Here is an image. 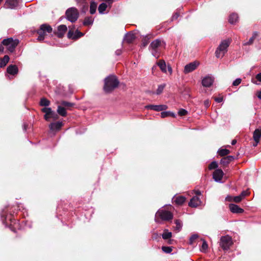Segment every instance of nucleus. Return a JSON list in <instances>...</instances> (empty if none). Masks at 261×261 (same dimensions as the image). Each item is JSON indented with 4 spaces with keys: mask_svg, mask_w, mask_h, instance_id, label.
Returning a JSON list of instances; mask_svg holds the SVG:
<instances>
[{
    "mask_svg": "<svg viewBox=\"0 0 261 261\" xmlns=\"http://www.w3.org/2000/svg\"><path fill=\"white\" fill-rule=\"evenodd\" d=\"M210 101L209 99L205 100L204 101V105L205 108H207L210 106Z\"/></svg>",
    "mask_w": 261,
    "mask_h": 261,
    "instance_id": "53",
    "label": "nucleus"
},
{
    "mask_svg": "<svg viewBox=\"0 0 261 261\" xmlns=\"http://www.w3.org/2000/svg\"><path fill=\"white\" fill-rule=\"evenodd\" d=\"M76 4L79 7H82L83 9L88 7L87 0H75Z\"/></svg>",
    "mask_w": 261,
    "mask_h": 261,
    "instance_id": "27",
    "label": "nucleus"
},
{
    "mask_svg": "<svg viewBox=\"0 0 261 261\" xmlns=\"http://www.w3.org/2000/svg\"><path fill=\"white\" fill-rule=\"evenodd\" d=\"M186 201V197L179 196L175 198L174 202L178 205H182Z\"/></svg>",
    "mask_w": 261,
    "mask_h": 261,
    "instance_id": "28",
    "label": "nucleus"
},
{
    "mask_svg": "<svg viewBox=\"0 0 261 261\" xmlns=\"http://www.w3.org/2000/svg\"><path fill=\"white\" fill-rule=\"evenodd\" d=\"M230 211L233 213L240 214L243 212V210L238 205L234 204H230L229 205Z\"/></svg>",
    "mask_w": 261,
    "mask_h": 261,
    "instance_id": "19",
    "label": "nucleus"
},
{
    "mask_svg": "<svg viewBox=\"0 0 261 261\" xmlns=\"http://www.w3.org/2000/svg\"><path fill=\"white\" fill-rule=\"evenodd\" d=\"M97 9V3L95 2H91L90 5V13L91 14L95 13Z\"/></svg>",
    "mask_w": 261,
    "mask_h": 261,
    "instance_id": "26",
    "label": "nucleus"
},
{
    "mask_svg": "<svg viewBox=\"0 0 261 261\" xmlns=\"http://www.w3.org/2000/svg\"><path fill=\"white\" fill-rule=\"evenodd\" d=\"M51 109L50 108H44L42 111L45 113L46 115H49L51 113Z\"/></svg>",
    "mask_w": 261,
    "mask_h": 261,
    "instance_id": "46",
    "label": "nucleus"
},
{
    "mask_svg": "<svg viewBox=\"0 0 261 261\" xmlns=\"http://www.w3.org/2000/svg\"><path fill=\"white\" fill-rule=\"evenodd\" d=\"M50 104V101L45 97H43L40 99V105L41 106H48Z\"/></svg>",
    "mask_w": 261,
    "mask_h": 261,
    "instance_id": "36",
    "label": "nucleus"
},
{
    "mask_svg": "<svg viewBox=\"0 0 261 261\" xmlns=\"http://www.w3.org/2000/svg\"><path fill=\"white\" fill-rule=\"evenodd\" d=\"M214 77L211 74H208L202 80V85L204 87H210L214 83Z\"/></svg>",
    "mask_w": 261,
    "mask_h": 261,
    "instance_id": "10",
    "label": "nucleus"
},
{
    "mask_svg": "<svg viewBox=\"0 0 261 261\" xmlns=\"http://www.w3.org/2000/svg\"><path fill=\"white\" fill-rule=\"evenodd\" d=\"M63 125L62 122L58 121L56 122L51 123L49 125L50 129L52 131L59 130Z\"/></svg>",
    "mask_w": 261,
    "mask_h": 261,
    "instance_id": "17",
    "label": "nucleus"
},
{
    "mask_svg": "<svg viewBox=\"0 0 261 261\" xmlns=\"http://www.w3.org/2000/svg\"><path fill=\"white\" fill-rule=\"evenodd\" d=\"M253 140L255 142V144L253 145L256 146L259 142L260 138H261V128L256 129L253 132Z\"/></svg>",
    "mask_w": 261,
    "mask_h": 261,
    "instance_id": "15",
    "label": "nucleus"
},
{
    "mask_svg": "<svg viewBox=\"0 0 261 261\" xmlns=\"http://www.w3.org/2000/svg\"><path fill=\"white\" fill-rule=\"evenodd\" d=\"M18 39H13L12 38L5 39L2 41V44L7 47V49L11 53H13L16 46L18 45Z\"/></svg>",
    "mask_w": 261,
    "mask_h": 261,
    "instance_id": "6",
    "label": "nucleus"
},
{
    "mask_svg": "<svg viewBox=\"0 0 261 261\" xmlns=\"http://www.w3.org/2000/svg\"><path fill=\"white\" fill-rule=\"evenodd\" d=\"M11 216H6L5 217L4 215H3L2 216V221H3V223L5 225V226L7 227L8 226V224H7V219H9V220H10L11 221H12V219H11Z\"/></svg>",
    "mask_w": 261,
    "mask_h": 261,
    "instance_id": "41",
    "label": "nucleus"
},
{
    "mask_svg": "<svg viewBox=\"0 0 261 261\" xmlns=\"http://www.w3.org/2000/svg\"><path fill=\"white\" fill-rule=\"evenodd\" d=\"M218 167V163L216 161L212 162L208 166L210 170L216 169Z\"/></svg>",
    "mask_w": 261,
    "mask_h": 261,
    "instance_id": "42",
    "label": "nucleus"
},
{
    "mask_svg": "<svg viewBox=\"0 0 261 261\" xmlns=\"http://www.w3.org/2000/svg\"><path fill=\"white\" fill-rule=\"evenodd\" d=\"M136 36L134 33L132 32L125 34L124 37V40L128 43H132L135 39Z\"/></svg>",
    "mask_w": 261,
    "mask_h": 261,
    "instance_id": "20",
    "label": "nucleus"
},
{
    "mask_svg": "<svg viewBox=\"0 0 261 261\" xmlns=\"http://www.w3.org/2000/svg\"><path fill=\"white\" fill-rule=\"evenodd\" d=\"M66 18L70 22H75L79 17V12L75 7L67 9L65 12Z\"/></svg>",
    "mask_w": 261,
    "mask_h": 261,
    "instance_id": "5",
    "label": "nucleus"
},
{
    "mask_svg": "<svg viewBox=\"0 0 261 261\" xmlns=\"http://www.w3.org/2000/svg\"><path fill=\"white\" fill-rule=\"evenodd\" d=\"M145 109L148 110H152L156 112L162 111L164 110H166L167 109L168 107L165 105H147L145 107Z\"/></svg>",
    "mask_w": 261,
    "mask_h": 261,
    "instance_id": "11",
    "label": "nucleus"
},
{
    "mask_svg": "<svg viewBox=\"0 0 261 261\" xmlns=\"http://www.w3.org/2000/svg\"><path fill=\"white\" fill-rule=\"evenodd\" d=\"M156 64L163 72H167L166 64L164 60H160Z\"/></svg>",
    "mask_w": 261,
    "mask_h": 261,
    "instance_id": "22",
    "label": "nucleus"
},
{
    "mask_svg": "<svg viewBox=\"0 0 261 261\" xmlns=\"http://www.w3.org/2000/svg\"><path fill=\"white\" fill-rule=\"evenodd\" d=\"M232 244L231 238L228 235L222 236L220 238V246L224 250H227Z\"/></svg>",
    "mask_w": 261,
    "mask_h": 261,
    "instance_id": "8",
    "label": "nucleus"
},
{
    "mask_svg": "<svg viewBox=\"0 0 261 261\" xmlns=\"http://www.w3.org/2000/svg\"><path fill=\"white\" fill-rule=\"evenodd\" d=\"M161 116L162 118H165L168 116H171L172 117H175V114L171 112V111H164L162 112L161 113Z\"/></svg>",
    "mask_w": 261,
    "mask_h": 261,
    "instance_id": "30",
    "label": "nucleus"
},
{
    "mask_svg": "<svg viewBox=\"0 0 261 261\" xmlns=\"http://www.w3.org/2000/svg\"><path fill=\"white\" fill-rule=\"evenodd\" d=\"M22 127H23V130L24 132H25L27 130V124L26 123H24L23 124Z\"/></svg>",
    "mask_w": 261,
    "mask_h": 261,
    "instance_id": "62",
    "label": "nucleus"
},
{
    "mask_svg": "<svg viewBox=\"0 0 261 261\" xmlns=\"http://www.w3.org/2000/svg\"><path fill=\"white\" fill-rule=\"evenodd\" d=\"M201 200L199 198L195 196L193 197L189 202V206L192 207H196L201 204Z\"/></svg>",
    "mask_w": 261,
    "mask_h": 261,
    "instance_id": "14",
    "label": "nucleus"
},
{
    "mask_svg": "<svg viewBox=\"0 0 261 261\" xmlns=\"http://www.w3.org/2000/svg\"><path fill=\"white\" fill-rule=\"evenodd\" d=\"M175 223L176 224L175 230L177 232L180 231L182 226V222L179 220H176L175 221Z\"/></svg>",
    "mask_w": 261,
    "mask_h": 261,
    "instance_id": "33",
    "label": "nucleus"
},
{
    "mask_svg": "<svg viewBox=\"0 0 261 261\" xmlns=\"http://www.w3.org/2000/svg\"><path fill=\"white\" fill-rule=\"evenodd\" d=\"M234 159V156L232 155H228L225 157H223L220 161V164L223 166H227Z\"/></svg>",
    "mask_w": 261,
    "mask_h": 261,
    "instance_id": "18",
    "label": "nucleus"
},
{
    "mask_svg": "<svg viewBox=\"0 0 261 261\" xmlns=\"http://www.w3.org/2000/svg\"><path fill=\"white\" fill-rule=\"evenodd\" d=\"M256 78L258 81L261 82V72L257 74Z\"/></svg>",
    "mask_w": 261,
    "mask_h": 261,
    "instance_id": "58",
    "label": "nucleus"
},
{
    "mask_svg": "<svg viewBox=\"0 0 261 261\" xmlns=\"http://www.w3.org/2000/svg\"><path fill=\"white\" fill-rule=\"evenodd\" d=\"M18 5V0H6L4 5L5 9H15Z\"/></svg>",
    "mask_w": 261,
    "mask_h": 261,
    "instance_id": "12",
    "label": "nucleus"
},
{
    "mask_svg": "<svg viewBox=\"0 0 261 261\" xmlns=\"http://www.w3.org/2000/svg\"><path fill=\"white\" fill-rule=\"evenodd\" d=\"M94 19L92 17H86L83 22L84 25H92L93 23Z\"/></svg>",
    "mask_w": 261,
    "mask_h": 261,
    "instance_id": "32",
    "label": "nucleus"
},
{
    "mask_svg": "<svg viewBox=\"0 0 261 261\" xmlns=\"http://www.w3.org/2000/svg\"><path fill=\"white\" fill-rule=\"evenodd\" d=\"M254 39H254V38H253V37H251L249 39V41H248L246 42H244V43H243V45H244V46H247V45H250L252 44H253V42H254Z\"/></svg>",
    "mask_w": 261,
    "mask_h": 261,
    "instance_id": "45",
    "label": "nucleus"
},
{
    "mask_svg": "<svg viewBox=\"0 0 261 261\" xmlns=\"http://www.w3.org/2000/svg\"><path fill=\"white\" fill-rule=\"evenodd\" d=\"M9 57L5 55L2 59H0V67H5L9 61Z\"/></svg>",
    "mask_w": 261,
    "mask_h": 261,
    "instance_id": "25",
    "label": "nucleus"
},
{
    "mask_svg": "<svg viewBox=\"0 0 261 261\" xmlns=\"http://www.w3.org/2000/svg\"><path fill=\"white\" fill-rule=\"evenodd\" d=\"M7 72L11 75H15L18 73V69L15 65H10L7 68Z\"/></svg>",
    "mask_w": 261,
    "mask_h": 261,
    "instance_id": "21",
    "label": "nucleus"
},
{
    "mask_svg": "<svg viewBox=\"0 0 261 261\" xmlns=\"http://www.w3.org/2000/svg\"><path fill=\"white\" fill-rule=\"evenodd\" d=\"M108 7V5L105 3H102L100 4L98 8V12L100 14H103L105 13V11Z\"/></svg>",
    "mask_w": 261,
    "mask_h": 261,
    "instance_id": "29",
    "label": "nucleus"
},
{
    "mask_svg": "<svg viewBox=\"0 0 261 261\" xmlns=\"http://www.w3.org/2000/svg\"><path fill=\"white\" fill-rule=\"evenodd\" d=\"M173 217V215L171 211L164 206L156 212L154 221L157 223H161V221H169L172 220Z\"/></svg>",
    "mask_w": 261,
    "mask_h": 261,
    "instance_id": "1",
    "label": "nucleus"
},
{
    "mask_svg": "<svg viewBox=\"0 0 261 261\" xmlns=\"http://www.w3.org/2000/svg\"><path fill=\"white\" fill-rule=\"evenodd\" d=\"M57 112L60 115L63 117H65L67 115L66 109L61 105L58 106Z\"/></svg>",
    "mask_w": 261,
    "mask_h": 261,
    "instance_id": "24",
    "label": "nucleus"
},
{
    "mask_svg": "<svg viewBox=\"0 0 261 261\" xmlns=\"http://www.w3.org/2000/svg\"><path fill=\"white\" fill-rule=\"evenodd\" d=\"M198 238V236L197 234H192L189 239V244H192L193 242Z\"/></svg>",
    "mask_w": 261,
    "mask_h": 261,
    "instance_id": "43",
    "label": "nucleus"
},
{
    "mask_svg": "<svg viewBox=\"0 0 261 261\" xmlns=\"http://www.w3.org/2000/svg\"><path fill=\"white\" fill-rule=\"evenodd\" d=\"M238 20V14L233 13L230 15V16L229 17L228 21L230 24H234L237 22Z\"/></svg>",
    "mask_w": 261,
    "mask_h": 261,
    "instance_id": "23",
    "label": "nucleus"
},
{
    "mask_svg": "<svg viewBox=\"0 0 261 261\" xmlns=\"http://www.w3.org/2000/svg\"><path fill=\"white\" fill-rule=\"evenodd\" d=\"M229 44L230 41L229 40H222L215 51L216 57L217 58H222L227 52Z\"/></svg>",
    "mask_w": 261,
    "mask_h": 261,
    "instance_id": "4",
    "label": "nucleus"
},
{
    "mask_svg": "<svg viewBox=\"0 0 261 261\" xmlns=\"http://www.w3.org/2000/svg\"><path fill=\"white\" fill-rule=\"evenodd\" d=\"M103 90L107 93H110L118 87L119 82L116 76L111 75L105 79Z\"/></svg>",
    "mask_w": 261,
    "mask_h": 261,
    "instance_id": "2",
    "label": "nucleus"
},
{
    "mask_svg": "<svg viewBox=\"0 0 261 261\" xmlns=\"http://www.w3.org/2000/svg\"><path fill=\"white\" fill-rule=\"evenodd\" d=\"M49 116L50 118H53L54 119H57L58 118L57 114L55 112L51 110V113L49 114Z\"/></svg>",
    "mask_w": 261,
    "mask_h": 261,
    "instance_id": "51",
    "label": "nucleus"
},
{
    "mask_svg": "<svg viewBox=\"0 0 261 261\" xmlns=\"http://www.w3.org/2000/svg\"><path fill=\"white\" fill-rule=\"evenodd\" d=\"M165 86L166 84H165L159 85L156 91V94L157 95H160V94H161L163 91V90L165 88Z\"/></svg>",
    "mask_w": 261,
    "mask_h": 261,
    "instance_id": "38",
    "label": "nucleus"
},
{
    "mask_svg": "<svg viewBox=\"0 0 261 261\" xmlns=\"http://www.w3.org/2000/svg\"><path fill=\"white\" fill-rule=\"evenodd\" d=\"M83 36H84V34L80 32L78 30H76L74 32V37H73V39H77Z\"/></svg>",
    "mask_w": 261,
    "mask_h": 261,
    "instance_id": "40",
    "label": "nucleus"
},
{
    "mask_svg": "<svg viewBox=\"0 0 261 261\" xmlns=\"http://www.w3.org/2000/svg\"><path fill=\"white\" fill-rule=\"evenodd\" d=\"M258 33L257 32H254L252 34V37L254 38V39L256 38V37L257 36Z\"/></svg>",
    "mask_w": 261,
    "mask_h": 261,
    "instance_id": "60",
    "label": "nucleus"
},
{
    "mask_svg": "<svg viewBox=\"0 0 261 261\" xmlns=\"http://www.w3.org/2000/svg\"><path fill=\"white\" fill-rule=\"evenodd\" d=\"M223 175V171L220 169H217L213 172V177L215 181L221 182Z\"/></svg>",
    "mask_w": 261,
    "mask_h": 261,
    "instance_id": "13",
    "label": "nucleus"
},
{
    "mask_svg": "<svg viewBox=\"0 0 261 261\" xmlns=\"http://www.w3.org/2000/svg\"><path fill=\"white\" fill-rule=\"evenodd\" d=\"M61 105L64 107L65 109H68L74 106V103L72 102H68L66 101H62Z\"/></svg>",
    "mask_w": 261,
    "mask_h": 261,
    "instance_id": "34",
    "label": "nucleus"
},
{
    "mask_svg": "<svg viewBox=\"0 0 261 261\" xmlns=\"http://www.w3.org/2000/svg\"><path fill=\"white\" fill-rule=\"evenodd\" d=\"M199 63L197 61L191 62L185 66L184 72L185 74L189 73L195 70L199 66Z\"/></svg>",
    "mask_w": 261,
    "mask_h": 261,
    "instance_id": "9",
    "label": "nucleus"
},
{
    "mask_svg": "<svg viewBox=\"0 0 261 261\" xmlns=\"http://www.w3.org/2000/svg\"><path fill=\"white\" fill-rule=\"evenodd\" d=\"M242 81L241 79L238 78L236 79L232 83V85L234 86H238L240 84H241Z\"/></svg>",
    "mask_w": 261,
    "mask_h": 261,
    "instance_id": "48",
    "label": "nucleus"
},
{
    "mask_svg": "<svg viewBox=\"0 0 261 261\" xmlns=\"http://www.w3.org/2000/svg\"><path fill=\"white\" fill-rule=\"evenodd\" d=\"M223 98L222 97L215 98V100L218 103L221 102L223 101Z\"/></svg>",
    "mask_w": 261,
    "mask_h": 261,
    "instance_id": "55",
    "label": "nucleus"
},
{
    "mask_svg": "<svg viewBox=\"0 0 261 261\" xmlns=\"http://www.w3.org/2000/svg\"><path fill=\"white\" fill-rule=\"evenodd\" d=\"M52 31L51 27L47 24H43L40 25V28L37 31L38 34L37 40L43 41L44 39V36L46 33H51Z\"/></svg>",
    "mask_w": 261,
    "mask_h": 261,
    "instance_id": "7",
    "label": "nucleus"
},
{
    "mask_svg": "<svg viewBox=\"0 0 261 261\" xmlns=\"http://www.w3.org/2000/svg\"><path fill=\"white\" fill-rule=\"evenodd\" d=\"M150 39V37L149 35L145 36V37L142 40V45L143 47H145L148 44L149 40Z\"/></svg>",
    "mask_w": 261,
    "mask_h": 261,
    "instance_id": "37",
    "label": "nucleus"
},
{
    "mask_svg": "<svg viewBox=\"0 0 261 261\" xmlns=\"http://www.w3.org/2000/svg\"><path fill=\"white\" fill-rule=\"evenodd\" d=\"M103 1L108 2L109 5L110 6V7H111V5L113 3L114 0H103Z\"/></svg>",
    "mask_w": 261,
    "mask_h": 261,
    "instance_id": "59",
    "label": "nucleus"
},
{
    "mask_svg": "<svg viewBox=\"0 0 261 261\" xmlns=\"http://www.w3.org/2000/svg\"><path fill=\"white\" fill-rule=\"evenodd\" d=\"M257 96L259 99H261V91L257 93Z\"/></svg>",
    "mask_w": 261,
    "mask_h": 261,
    "instance_id": "64",
    "label": "nucleus"
},
{
    "mask_svg": "<svg viewBox=\"0 0 261 261\" xmlns=\"http://www.w3.org/2000/svg\"><path fill=\"white\" fill-rule=\"evenodd\" d=\"M67 37L69 39H73V37H74V32L69 30L67 34Z\"/></svg>",
    "mask_w": 261,
    "mask_h": 261,
    "instance_id": "49",
    "label": "nucleus"
},
{
    "mask_svg": "<svg viewBox=\"0 0 261 261\" xmlns=\"http://www.w3.org/2000/svg\"><path fill=\"white\" fill-rule=\"evenodd\" d=\"M179 115L185 116L188 113V111L184 109H180L178 112Z\"/></svg>",
    "mask_w": 261,
    "mask_h": 261,
    "instance_id": "47",
    "label": "nucleus"
},
{
    "mask_svg": "<svg viewBox=\"0 0 261 261\" xmlns=\"http://www.w3.org/2000/svg\"><path fill=\"white\" fill-rule=\"evenodd\" d=\"M67 30V27L65 25H60L58 28L57 32L56 33L57 36L59 38H62L64 35L65 32Z\"/></svg>",
    "mask_w": 261,
    "mask_h": 261,
    "instance_id": "16",
    "label": "nucleus"
},
{
    "mask_svg": "<svg viewBox=\"0 0 261 261\" xmlns=\"http://www.w3.org/2000/svg\"><path fill=\"white\" fill-rule=\"evenodd\" d=\"M162 250L163 252L166 253H170L172 251V247L170 246H163Z\"/></svg>",
    "mask_w": 261,
    "mask_h": 261,
    "instance_id": "39",
    "label": "nucleus"
},
{
    "mask_svg": "<svg viewBox=\"0 0 261 261\" xmlns=\"http://www.w3.org/2000/svg\"><path fill=\"white\" fill-rule=\"evenodd\" d=\"M122 54V50L121 49H117L115 51V54L117 56H120Z\"/></svg>",
    "mask_w": 261,
    "mask_h": 261,
    "instance_id": "57",
    "label": "nucleus"
},
{
    "mask_svg": "<svg viewBox=\"0 0 261 261\" xmlns=\"http://www.w3.org/2000/svg\"><path fill=\"white\" fill-rule=\"evenodd\" d=\"M44 119L48 121L49 120V118H50V116H49V115H46V114L44 115Z\"/></svg>",
    "mask_w": 261,
    "mask_h": 261,
    "instance_id": "63",
    "label": "nucleus"
},
{
    "mask_svg": "<svg viewBox=\"0 0 261 261\" xmlns=\"http://www.w3.org/2000/svg\"><path fill=\"white\" fill-rule=\"evenodd\" d=\"M230 152V151L226 149L220 148L218 150V153L219 155L223 156L227 155Z\"/></svg>",
    "mask_w": 261,
    "mask_h": 261,
    "instance_id": "35",
    "label": "nucleus"
},
{
    "mask_svg": "<svg viewBox=\"0 0 261 261\" xmlns=\"http://www.w3.org/2000/svg\"><path fill=\"white\" fill-rule=\"evenodd\" d=\"M162 43L165 44L164 41L160 39H156L152 41L149 46V50L152 55L156 59L159 58L160 56L161 50L160 47L162 46Z\"/></svg>",
    "mask_w": 261,
    "mask_h": 261,
    "instance_id": "3",
    "label": "nucleus"
},
{
    "mask_svg": "<svg viewBox=\"0 0 261 261\" xmlns=\"http://www.w3.org/2000/svg\"><path fill=\"white\" fill-rule=\"evenodd\" d=\"M162 236L164 240L168 239L172 237V232L169 231L168 229H165Z\"/></svg>",
    "mask_w": 261,
    "mask_h": 261,
    "instance_id": "31",
    "label": "nucleus"
},
{
    "mask_svg": "<svg viewBox=\"0 0 261 261\" xmlns=\"http://www.w3.org/2000/svg\"><path fill=\"white\" fill-rule=\"evenodd\" d=\"M179 16V14L178 13H175L172 17V20L177 19Z\"/></svg>",
    "mask_w": 261,
    "mask_h": 261,
    "instance_id": "54",
    "label": "nucleus"
},
{
    "mask_svg": "<svg viewBox=\"0 0 261 261\" xmlns=\"http://www.w3.org/2000/svg\"><path fill=\"white\" fill-rule=\"evenodd\" d=\"M225 200L227 201H231L232 200H233V197H232L231 196H227L226 197Z\"/></svg>",
    "mask_w": 261,
    "mask_h": 261,
    "instance_id": "56",
    "label": "nucleus"
},
{
    "mask_svg": "<svg viewBox=\"0 0 261 261\" xmlns=\"http://www.w3.org/2000/svg\"><path fill=\"white\" fill-rule=\"evenodd\" d=\"M248 192L247 191H243L241 192V194L240 195L241 198L243 199L246 196H247L248 194Z\"/></svg>",
    "mask_w": 261,
    "mask_h": 261,
    "instance_id": "52",
    "label": "nucleus"
},
{
    "mask_svg": "<svg viewBox=\"0 0 261 261\" xmlns=\"http://www.w3.org/2000/svg\"><path fill=\"white\" fill-rule=\"evenodd\" d=\"M243 199L241 198L240 195L236 196L233 197V201L236 202H240Z\"/></svg>",
    "mask_w": 261,
    "mask_h": 261,
    "instance_id": "50",
    "label": "nucleus"
},
{
    "mask_svg": "<svg viewBox=\"0 0 261 261\" xmlns=\"http://www.w3.org/2000/svg\"><path fill=\"white\" fill-rule=\"evenodd\" d=\"M168 70L170 74H171L172 72V69L170 65H168Z\"/></svg>",
    "mask_w": 261,
    "mask_h": 261,
    "instance_id": "61",
    "label": "nucleus"
},
{
    "mask_svg": "<svg viewBox=\"0 0 261 261\" xmlns=\"http://www.w3.org/2000/svg\"><path fill=\"white\" fill-rule=\"evenodd\" d=\"M207 248L208 245L206 242L204 240H203L201 251H205L207 250Z\"/></svg>",
    "mask_w": 261,
    "mask_h": 261,
    "instance_id": "44",
    "label": "nucleus"
}]
</instances>
